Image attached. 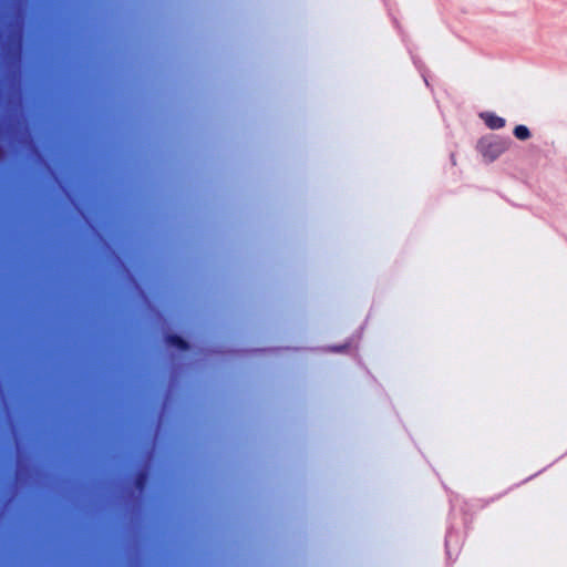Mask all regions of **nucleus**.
<instances>
[{
    "mask_svg": "<svg viewBox=\"0 0 567 567\" xmlns=\"http://www.w3.org/2000/svg\"><path fill=\"white\" fill-rule=\"evenodd\" d=\"M511 146V140L505 137L495 136L493 138H482L477 148L483 158L491 163L504 154Z\"/></svg>",
    "mask_w": 567,
    "mask_h": 567,
    "instance_id": "nucleus-1",
    "label": "nucleus"
},
{
    "mask_svg": "<svg viewBox=\"0 0 567 567\" xmlns=\"http://www.w3.org/2000/svg\"><path fill=\"white\" fill-rule=\"evenodd\" d=\"M485 125L491 130H499L505 126V120L492 112H483L480 114Z\"/></svg>",
    "mask_w": 567,
    "mask_h": 567,
    "instance_id": "nucleus-2",
    "label": "nucleus"
},
{
    "mask_svg": "<svg viewBox=\"0 0 567 567\" xmlns=\"http://www.w3.org/2000/svg\"><path fill=\"white\" fill-rule=\"evenodd\" d=\"M166 343L171 347H175L183 351H185L189 348L188 342L185 339H183L181 336H177V334H168L166 337Z\"/></svg>",
    "mask_w": 567,
    "mask_h": 567,
    "instance_id": "nucleus-3",
    "label": "nucleus"
},
{
    "mask_svg": "<svg viewBox=\"0 0 567 567\" xmlns=\"http://www.w3.org/2000/svg\"><path fill=\"white\" fill-rule=\"evenodd\" d=\"M513 134L519 141H526L532 136L529 128L522 124L514 127Z\"/></svg>",
    "mask_w": 567,
    "mask_h": 567,
    "instance_id": "nucleus-4",
    "label": "nucleus"
},
{
    "mask_svg": "<svg viewBox=\"0 0 567 567\" xmlns=\"http://www.w3.org/2000/svg\"><path fill=\"white\" fill-rule=\"evenodd\" d=\"M146 480H147V474L145 472H140L137 475H136V478H135V485L136 487L140 489V491H143V488L145 487V484H146Z\"/></svg>",
    "mask_w": 567,
    "mask_h": 567,
    "instance_id": "nucleus-5",
    "label": "nucleus"
}]
</instances>
